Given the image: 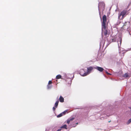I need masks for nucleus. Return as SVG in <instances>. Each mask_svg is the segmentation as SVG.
Instances as JSON below:
<instances>
[{"label": "nucleus", "instance_id": "obj_1", "mask_svg": "<svg viewBox=\"0 0 131 131\" xmlns=\"http://www.w3.org/2000/svg\"><path fill=\"white\" fill-rule=\"evenodd\" d=\"M93 67H90L87 68V72H85L83 69H81L80 71V74L82 76H85L90 73L91 71L93 70Z\"/></svg>", "mask_w": 131, "mask_h": 131}, {"label": "nucleus", "instance_id": "obj_2", "mask_svg": "<svg viewBox=\"0 0 131 131\" xmlns=\"http://www.w3.org/2000/svg\"><path fill=\"white\" fill-rule=\"evenodd\" d=\"M128 11L126 9L122 10L120 13L118 14V19L120 20H123L128 14Z\"/></svg>", "mask_w": 131, "mask_h": 131}, {"label": "nucleus", "instance_id": "obj_3", "mask_svg": "<svg viewBox=\"0 0 131 131\" xmlns=\"http://www.w3.org/2000/svg\"><path fill=\"white\" fill-rule=\"evenodd\" d=\"M106 16L105 15H104L102 17V29H105L106 28Z\"/></svg>", "mask_w": 131, "mask_h": 131}, {"label": "nucleus", "instance_id": "obj_4", "mask_svg": "<svg viewBox=\"0 0 131 131\" xmlns=\"http://www.w3.org/2000/svg\"><path fill=\"white\" fill-rule=\"evenodd\" d=\"M105 7V4L103 2H99L98 5L99 9H102L103 10Z\"/></svg>", "mask_w": 131, "mask_h": 131}, {"label": "nucleus", "instance_id": "obj_5", "mask_svg": "<svg viewBox=\"0 0 131 131\" xmlns=\"http://www.w3.org/2000/svg\"><path fill=\"white\" fill-rule=\"evenodd\" d=\"M102 33L104 34V35L106 37H108L109 36V35L108 34V31L107 29H106V28L105 29L104 28H102Z\"/></svg>", "mask_w": 131, "mask_h": 131}, {"label": "nucleus", "instance_id": "obj_6", "mask_svg": "<svg viewBox=\"0 0 131 131\" xmlns=\"http://www.w3.org/2000/svg\"><path fill=\"white\" fill-rule=\"evenodd\" d=\"M95 68L100 72H102L104 70L103 68L99 67H97Z\"/></svg>", "mask_w": 131, "mask_h": 131}, {"label": "nucleus", "instance_id": "obj_7", "mask_svg": "<svg viewBox=\"0 0 131 131\" xmlns=\"http://www.w3.org/2000/svg\"><path fill=\"white\" fill-rule=\"evenodd\" d=\"M118 39L119 40V41H118V46L119 47V46H121V44L122 41V38L121 37H119L118 38Z\"/></svg>", "mask_w": 131, "mask_h": 131}, {"label": "nucleus", "instance_id": "obj_8", "mask_svg": "<svg viewBox=\"0 0 131 131\" xmlns=\"http://www.w3.org/2000/svg\"><path fill=\"white\" fill-rule=\"evenodd\" d=\"M74 118L72 117L71 118L68 119L67 120V123L68 124H69L71 121H73V120H74Z\"/></svg>", "mask_w": 131, "mask_h": 131}, {"label": "nucleus", "instance_id": "obj_9", "mask_svg": "<svg viewBox=\"0 0 131 131\" xmlns=\"http://www.w3.org/2000/svg\"><path fill=\"white\" fill-rule=\"evenodd\" d=\"M59 100L60 102L62 103L64 102V99L62 96H60V97Z\"/></svg>", "mask_w": 131, "mask_h": 131}, {"label": "nucleus", "instance_id": "obj_10", "mask_svg": "<svg viewBox=\"0 0 131 131\" xmlns=\"http://www.w3.org/2000/svg\"><path fill=\"white\" fill-rule=\"evenodd\" d=\"M59 102V101H58V100L55 103L54 106L55 107L57 108V106Z\"/></svg>", "mask_w": 131, "mask_h": 131}, {"label": "nucleus", "instance_id": "obj_11", "mask_svg": "<svg viewBox=\"0 0 131 131\" xmlns=\"http://www.w3.org/2000/svg\"><path fill=\"white\" fill-rule=\"evenodd\" d=\"M61 76L60 75H57L56 77V79H59L61 78Z\"/></svg>", "mask_w": 131, "mask_h": 131}, {"label": "nucleus", "instance_id": "obj_12", "mask_svg": "<svg viewBox=\"0 0 131 131\" xmlns=\"http://www.w3.org/2000/svg\"><path fill=\"white\" fill-rule=\"evenodd\" d=\"M67 125H63V126H62L61 127V128H64L66 129H67Z\"/></svg>", "mask_w": 131, "mask_h": 131}, {"label": "nucleus", "instance_id": "obj_13", "mask_svg": "<svg viewBox=\"0 0 131 131\" xmlns=\"http://www.w3.org/2000/svg\"><path fill=\"white\" fill-rule=\"evenodd\" d=\"M123 77L125 78L128 77V74L127 73H126L124 74Z\"/></svg>", "mask_w": 131, "mask_h": 131}, {"label": "nucleus", "instance_id": "obj_14", "mask_svg": "<svg viewBox=\"0 0 131 131\" xmlns=\"http://www.w3.org/2000/svg\"><path fill=\"white\" fill-rule=\"evenodd\" d=\"M63 114L62 113H61L60 114H59L57 116V117H60L63 115Z\"/></svg>", "mask_w": 131, "mask_h": 131}, {"label": "nucleus", "instance_id": "obj_15", "mask_svg": "<svg viewBox=\"0 0 131 131\" xmlns=\"http://www.w3.org/2000/svg\"><path fill=\"white\" fill-rule=\"evenodd\" d=\"M131 122V118L129 119L128 121L127 122V124H129Z\"/></svg>", "mask_w": 131, "mask_h": 131}, {"label": "nucleus", "instance_id": "obj_16", "mask_svg": "<svg viewBox=\"0 0 131 131\" xmlns=\"http://www.w3.org/2000/svg\"><path fill=\"white\" fill-rule=\"evenodd\" d=\"M52 86V85H47L48 88V89H50L51 87Z\"/></svg>", "mask_w": 131, "mask_h": 131}, {"label": "nucleus", "instance_id": "obj_17", "mask_svg": "<svg viewBox=\"0 0 131 131\" xmlns=\"http://www.w3.org/2000/svg\"><path fill=\"white\" fill-rule=\"evenodd\" d=\"M67 112V111L66 110L64 111V112H63L62 113H63V115H65L66 112Z\"/></svg>", "mask_w": 131, "mask_h": 131}, {"label": "nucleus", "instance_id": "obj_18", "mask_svg": "<svg viewBox=\"0 0 131 131\" xmlns=\"http://www.w3.org/2000/svg\"><path fill=\"white\" fill-rule=\"evenodd\" d=\"M116 41V40L115 39V38H114L112 39V42H115Z\"/></svg>", "mask_w": 131, "mask_h": 131}, {"label": "nucleus", "instance_id": "obj_19", "mask_svg": "<svg viewBox=\"0 0 131 131\" xmlns=\"http://www.w3.org/2000/svg\"><path fill=\"white\" fill-rule=\"evenodd\" d=\"M52 83V81H49L48 84L49 85V84H51Z\"/></svg>", "mask_w": 131, "mask_h": 131}, {"label": "nucleus", "instance_id": "obj_20", "mask_svg": "<svg viewBox=\"0 0 131 131\" xmlns=\"http://www.w3.org/2000/svg\"><path fill=\"white\" fill-rule=\"evenodd\" d=\"M56 107H55V106L54 107H53L52 109H53V111H55L56 110Z\"/></svg>", "mask_w": 131, "mask_h": 131}, {"label": "nucleus", "instance_id": "obj_21", "mask_svg": "<svg viewBox=\"0 0 131 131\" xmlns=\"http://www.w3.org/2000/svg\"><path fill=\"white\" fill-rule=\"evenodd\" d=\"M106 73L108 75H111V74L110 73L108 72L107 71H106Z\"/></svg>", "mask_w": 131, "mask_h": 131}, {"label": "nucleus", "instance_id": "obj_22", "mask_svg": "<svg viewBox=\"0 0 131 131\" xmlns=\"http://www.w3.org/2000/svg\"><path fill=\"white\" fill-rule=\"evenodd\" d=\"M127 25V23H125L124 24V25H123V27H124V26H126V25Z\"/></svg>", "mask_w": 131, "mask_h": 131}, {"label": "nucleus", "instance_id": "obj_23", "mask_svg": "<svg viewBox=\"0 0 131 131\" xmlns=\"http://www.w3.org/2000/svg\"><path fill=\"white\" fill-rule=\"evenodd\" d=\"M61 129H59L57 131H61Z\"/></svg>", "mask_w": 131, "mask_h": 131}, {"label": "nucleus", "instance_id": "obj_24", "mask_svg": "<svg viewBox=\"0 0 131 131\" xmlns=\"http://www.w3.org/2000/svg\"><path fill=\"white\" fill-rule=\"evenodd\" d=\"M111 122V121H108V122Z\"/></svg>", "mask_w": 131, "mask_h": 131}]
</instances>
